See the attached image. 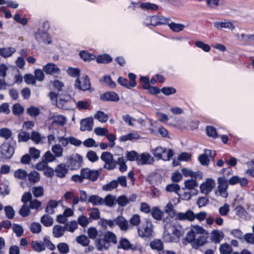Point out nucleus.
<instances>
[{"label":"nucleus","mask_w":254,"mask_h":254,"mask_svg":"<svg viewBox=\"0 0 254 254\" xmlns=\"http://www.w3.org/2000/svg\"><path fill=\"white\" fill-rule=\"evenodd\" d=\"M164 232L163 239L165 242H178L180 237L183 235L181 230L175 226L174 221L169 220L164 222Z\"/></svg>","instance_id":"1"},{"label":"nucleus","mask_w":254,"mask_h":254,"mask_svg":"<svg viewBox=\"0 0 254 254\" xmlns=\"http://www.w3.org/2000/svg\"><path fill=\"white\" fill-rule=\"evenodd\" d=\"M117 243L116 235L109 231L104 234L103 238H98L95 241V246L100 251H107L113 245H116Z\"/></svg>","instance_id":"2"},{"label":"nucleus","mask_w":254,"mask_h":254,"mask_svg":"<svg viewBox=\"0 0 254 254\" xmlns=\"http://www.w3.org/2000/svg\"><path fill=\"white\" fill-rule=\"evenodd\" d=\"M31 245L34 251L38 253L45 251L46 248L51 251L56 249V246L48 237L44 238L42 241H32Z\"/></svg>","instance_id":"3"},{"label":"nucleus","mask_w":254,"mask_h":254,"mask_svg":"<svg viewBox=\"0 0 254 254\" xmlns=\"http://www.w3.org/2000/svg\"><path fill=\"white\" fill-rule=\"evenodd\" d=\"M73 102V101L69 95L60 94L58 96L57 106L59 108L68 110L72 108Z\"/></svg>","instance_id":"4"},{"label":"nucleus","mask_w":254,"mask_h":254,"mask_svg":"<svg viewBox=\"0 0 254 254\" xmlns=\"http://www.w3.org/2000/svg\"><path fill=\"white\" fill-rule=\"evenodd\" d=\"M169 21V19L163 16L153 15L147 17L143 22V24L146 26L152 25L155 26L158 25L165 24Z\"/></svg>","instance_id":"5"},{"label":"nucleus","mask_w":254,"mask_h":254,"mask_svg":"<svg viewBox=\"0 0 254 254\" xmlns=\"http://www.w3.org/2000/svg\"><path fill=\"white\" fill-rule=\"evenodd\" d=\"M153 225L151 221H146L138 227V234L142 238H150L152 235Z\"/></svg>","instance_id":"6"},{"label":"nucleus","mask_w":254,"mask_h":254,"mask_svg":"<svg viewBox=\"0 0 254 254\" xmlns=\"http://www.w3.org/2000/svg\"><path fill=\"white\" fill-rule=\"evenodd\" d=\"M74 86L77 89L84 91L90 90L91 84L88 76L83 75L77 78L75 81Z\"/></svg>","instance_id":"7"},{"label":"nucleus","mask_w":254,"mask_h":254,"mask_svg":"<svg viewBox=\"0 0 254 254\" xmlns=\"http://www.w3.org/2000/svg\"><path fill=\"white\" fill-rule=\"evenodd\" d=\"M101 159L105 162L104 167L108 170L114 169L116 166V161L114 160L113 155L108 152L102 153Z\"/></svg>","instance_id":"8"},{"label":"nucleus","mask_w":254,"mask_h":254,"mask_svg":"<svg viewBox=\"0 0 254 254\" xmlns=\"http://www.w3.org/2000/svg\"><path fill=\"white\" fill-rule=\"evenodd\" d=\"M218 187L216 194L218 195L226 198L228 196L227 191L228 184L227 180L225 179V177H219L218 178Z\"/></svg>","instance_id":"9"},{"label":"nucleus","mask_w":254,"mask_h":254,"mask_svg":"<svg viewBox=\"0 0 254 254\" xmlns=\"http://www.w3.org/2000/svg\"><path fill=\"white\" fill-rule=\"evenodd\" d=\"M81 173L84 179L91 182L96 181L100 175V172L97 170H91L88 168L81 169Z\"/></svg>","instance_id":"10"},{"label":"nucleus","mask_w":254,"mask_h":254,"mask_svg":"<svg viewBox=\"0 0 254 254\" xmlns=\"http://www.w3.org/2000/svg\"><path fill=\"white\" fill-rule=\"evenodd\" d=\"M14 153V148L8 143H3L0 146V153L4 159H10Z\"/></svg>","instance_id":"11"},{"label":"nucleus","mask_w":254,"mask_h":254,"mask_svg":"<svg viewBox=\"0 0 254 254\" xmlns=\"http://www.w3.org/2000/svg\"><path fill=\"white\" fill-rule=\"evenodd\" d=\"M204 152V153L200 155L198 159L201 164L207 166L210 161L209 157L214 159L216 155V153L215 151L212 152L211 150L209 149H205Z\"/></svg>","instance_id":"12"},{"label":"nucleus","mask_w":254,"mask_h":254,"mask_svg":"<svg viewBox=\"0 0 254 254\" xmlns=\"http://www.w3.org/2000/svg\"><path fill=\"white\" fill-rule=\"evenodd\" d=\"M215 186V181L213 179L208 178L200 185V191L202 193L207 194L212 190Z\"/></svg>","instance_id":"13"},{"label":"nucleus","mask_w":254,"mask_h":254,"mask_svg":"<svg viewBox=\"0 0 254 254\" xmlns=\"http://www.w3.org/2000/svg\"><path fill=\"white\" fill-rule=\"evenodd\" d=\"M214 26L219 29L222 30L223 29L233 31L235 26L234 23L231 21L224 19L223 21H217L214 22Z\"/></svg>","instance_id":"14"},{"label":"nucleus","mask_w":254,"mask_h":254,"mask_svg":"<svg viewBox=\"0 0 254 254\" xmlns=\"http://www.w3.org/2000/svg\"><path fill=\"white\" fill-rule=\"evenodd\" d=\"M175 219L179 221H192L195 219L194 213L191 210L185 212H178L175 214Z\"/></svg>","instance_id":"15"},{"label":"nucleus","mask_w":254,"mask_h":254,"mask_svg":"<svg viewBox=\"0 0 254 254\" xmlns=\"http://www.w3.org/2000/svg\"><path fill=\"white\" fill-rule=\"evenodd\" d=\"M115 221V225H118L122 231L127 232L130 228L128 221L122 216L117 217Z\"/></svg>","instance_id":"16"},{"label":"nucleus","mask_w":254,"mask_h":254,"mask_svg":"<svg viewBox=\"0 0 254 254\" xmlns=\"http://www.w3.org/2000/svg\"><path fill=\"white\" fill-rule=\"evenodd\" d=\"M154 162V159L149 153H143L137 158V163L138 165L151 164Z\"/></svg>","instance_id":"17"},{"label":"nucleus","mask_w":254,"mask_h":254,"mask_svg":"<svg viewBox=\"0 0 254 254\" xmlns=\"http://www.w3.org/2000/svg\"><path fill=\"white\" fill-rule=\"evenodd\" d=\"M228 184L230 185H235L239 184L241 187H245L248 184V180L245 178H240L238 176H233L227 181Z\"/></svg>","instance_id":"18"},{"label":"nucleus","mask_w":254,"mask_h":254,"mask_svg":"<svg viewBox=\"0 0 254 254\" xmlns=\"http://www.w3.org/2000/svg\"><path fill=\"white\" fill-rule=\"evenodd\" d=\"M80 130L81 131H90L93 127V120L91 118L83 119L80 122Z\"/></svg>","instance_id":"19"},{"label":"nucleus","mask_w":254,"mask_h":254,"mask_svg":"<svg viewBox=\"0 0 254 254\" xmlns=\"http://www.w3.org/2000/svg\"><path fill=\"white\" fill-rule=\"evenodd\" d=\"M30 139L35 144H43L46 138L38 131L33 130L31 133Z\"/></svg>","instance_id":"20"},{"label":"nucleus","mask_w":254,"mask_h":254,"mask_svg":"<svg viewBox=\"0 0 254 254\" xmlns=\"http://www.w3.org/2000/svg\"><path fill=\"white\" fill-rule=\"evenodd\" d=\"M237 38L239 41L247 44L254 41V34L241 33L240 34H237Z\"/></svg>","instance_id":"21"},{"label":"nucleus","mask_w":254,"mask_h":254,"mask_svg":"<svg viewBox=\"0 0 254 254\" xmlns=\"http://www.w3.org/2000/svg\"><path fill=\"white\" fill-rule=\"evenodd\" d=\"M43 69L46 73L48 74L59 73L60 71V69L57 65L53 63H48L43 66Z\"/></svg>","instance_id":"22"},{"label":"nucleus","mask_w":254,"mask_h":254,"mask_svg":"<svg viewBox=\"0 0 254 254\" xmlns=\"http://www.w3.org/2000/svg\"><path fill=\"white\" fill-rule=\"evenodd\" d=\"M49 119L52 120L53 124H57L58 125H64L66 122L65 117L60 115H51Z\"/></svg>","instance_id":"23"},{"label":"nucleus","mask_w":254,"mask_h":254,"mask_svg":"<svg viewBox=\"0 0 254 254\" xmlns=\"http://www.w3.org/2000/svg\"><path fill=\"white\" fill-rule=\"evenodd\" d=\"M16 52V49L13 47H3L0 48V56L4 58L11 57Z\"/></svg>","instance_id":"24"},{"label":"nucleus","mask_w":254,"mask_h":254,"mask_svg":"<svg viewBox=\"0 0 254 254\" xmlns=\"http://www.w3.org/2000/svg\"><path fill=\"white\" fill-rule=\"evenodd\" d=\"M101 98L102 100L112 102H117L119 100L118 95L114 92H107L103 94Z\"/></svg>","instance_id":"25"},{"label":"nucleus","mask_w":254,"mask_h":254,"mask_svg":"<svg viewBox=\"0 0 254 254\" xmlns=\"http://www.w3.org/2000/svg\"><path fill=\"white\" fill-rule=\"evenodd\" d=\"M67 172L68 168L64 163L59 164L55 169L57 176L60 178H64Z\"/></svg>","instance_id":"26"},{"label":"nucleus","mask_w":254,"mask_h":254,"mask_svg":"<svg viewBox=\"0 0 254 254\" xmlns=\"http://www.w3.org/2000/svg\"><path fill=\"white\" fill-rule=\"evenodd\" d=\"M98 224L103 228L106 229L107 226L113 228L115 226V221L114 219H106L100 218Z\"/></svg>","instance_id":"27"},{"label":"nucleus","mask_w":254,"mask_h":254,"mask_svg":"<svg viewBox=\"0 0 254 254\" xmlns=\"http://www.w3.org/2000/svg\"><path fill=\"white\" fill-rule=\"evenodd\" d=\"M206 5L212 8H217L220 6H224L226 3V0H205Z\"/></svg>","instance_id":"28"},{"label":"nucleus","mask_w":254,"mask_h":254,"mask_svg":"<svg viewBox=\"0 0 254 254\" xmlns=\"http://www.w3.org/2000/svg\"><path fill=\"white\" fill-rule=\"evenodd\" d=\"M140 138L139 135L136 132H130L122 136L120 140L121 141H126L127 140L133 141L139 139Z\"/></svg>","instance_id":"29"},{"label":"nucleus","mask_w":254,"mask_h":254,"mask_svg":"<svg viewBox=\"0 0 254 254\" xmlns=\"http://www.w3.org/2000/svg\"><path fill=\"white\" fill-rule=\"evenodd\" d=\"M211 239L215 243H219L224 238V234L219 230L213 231L211 233Z\"/></svg>","instance_id":"30"},{"label":"nucleus","mask_w":254,"mask_h":254,"mask_svg":"<svg viewBox=\"0 0 254 254\" xmlns=\"http://www.w3.org/2000/svg\"><path fill=\"white\" fill-rule=\"evenodd\" d=\"M51 150L56 157H61L63 155L64 149L60 144H56L53 145Z\"/></svg>","instance_id":"31"},{"label":"nucleus","mask_w":254,"mask_h":254,"mask_svg":"<svg viewBox=\"0 0 254 254\" xmlns=\"http://www.w3.org/2000/svg\"><path fill=\"white\" fill-rule=\"evenodd\" d=\"M65 231L64 226L55 225L53 229V234L55 237L60 238L63 236Z\"/></svg>","instance_id":"32"},{"label":"nucleus","mask_w":254,"mask_h":254,"mask_svg":"<svg viewBox=\"0 0 254 254\" xmlns=\"http://www.w3.org/2000/svg\"><path fill=\"white\" fill-rule=\"evenodd\" d=\"M131 245L129 241L127 239L123 238L120 239L118 246V249L128 250L131 249Z\"/></svg>","instance_id":"33"},{"label":"nucleus","mask_w":254,"mask_h":254,"mask_svg":"<svg viewBox=\"0 0 254 254\" xmlns=\"http://www.w3.org/2000/svg\"><path fill=\"white\" fill-rule=\"evenodd\" d=\"M94 118L97 120L100 123H104L108 121L109 119V116L104 112L98 111L94 115Z\"/></svg>","instance_id":"34"},{"label":"nucleus","mask_w":254,"mask_h":254,"mask_svg":"<svg viewBox=\"0 0 254 254\" xmlns=\"http://www.w3.org/2000/svg\"><path fill=\"white\" fill-rule=\"evenodd\" d=\"M221 254H231L233 252L231 246L227 243L222 244L219 247Z\"/></svg>","instance_id":"35"},{"label":"nucleus","mask_w":254,"mask_h":254,"mask_svg":"<svg viewBox=\"0 0 254 254\" xmlns=\"http://www.w3.org/2000/svg\"><path fill=\"white\" fill-rule=\"evenodd\" d=\"M76 242L82 246H87L90 243L89 238L84 235H81L76 237Z\"/></svg>","instance_id":"36"},{"label":"nucleus","mask_w":254,"mask_h":254,"mask_svg":"<svg viewBox=\"0 0 254 254\" xmlns=\"http://www.w3.org/2000/svg\"><path fill=\"white\" fill-rule=\"evenodd\" d=\"M112 58L108 54H103L98 56L96 58L98 63L107 64L111 62Z\"/></svg>","instance_id":"37"},{"label":"nucleus","mask_w":254,"mask_h":254,"mask_svg":"<svg viewBox=\"0 0 254 254\" xmlns=\"http://www.w3.org/2000/svg\"><path fill=\"white\" fill-rule=\"evenodd\" d=\"M58 202L56 200H50L46 208V212L49 214H52L54 213V209L57 207L58 205Z\"/></svg>","instance_id":"38"},{"label":"nucleus","mask_w":254,"mask_h":254,"mask_svg":"<svg viewBox=\"0 0 254 254\" xmlns=\"http://www.w3.org/2000/svg\"><path fill=\"white\" fill-rule=\"evenodd\" d=\"M169 27L174 32H179L184 30L185 26L180 23L171 22L168 24Z\"/></svg>","instance_id":"39"},{"label":"nucleus","mask_w":254,"mask_h":254,"mask_svg":"<svg viewBox=\"0 0 254 254\" xmlns=\"http://www.w3.org/2000/svg\"><path fill=\"white\" fill-rule=\"evenodd\" d=\"M89 202L95 205L103 204V198L96 195H93L89 197L88 199Z\"/></svg>","instance_id":"40"},{"label":"nucleus","mask_w":254,"mask_h":254,"mask_svg":"<svg viewBox=\"0 0 254 254\" xmlns=\"http://www.w3.org/2000/svg\"><path fill=\"white\" fill-rule=\"evenodd\" d=\"M126 160L124 157H119L116 161V165L118 164L119 167V170L121 172H124L127 170V166L126 164Z\"/></svg>","instance_id":"41"},{"label":"nucleus","mask_w":254,"mask_h":254,"mask_svg":"<svg viewBox=\"0 0 254 254\" xmlns=\"http://www.w3.org/2000/svg\"><path fill=\"white\" fill-rule=\"evenodd\" d=\"M28 180L30 182L35 183L40 180V176L39 173L34 171L28 174Z\"/></svg>","instance_id":"42"},{"label":"nucleus","mask_w":254,"mask_h":254,"mask_svg":"<svg viewBox=\"0 0 254 254\" xmlns=\"http://www.w3.org/2000/svg\"><path fill=\"white\" fill-rule=\"evenodd\" d=\"M116 200L115 196L108 194L104 198H103V204L106 206L112 207L115 204V201Z\"/></svg>","instance_id":"43"},{"label":"nucleus","mask_w":254,"mask_h":254,"mask_svg":"<svg viewBox=\"0 0 254 254\" xmlns=\"http://www.w3.org/2000/svg\"><path fill=\"white\" fill-rule=\"evenodd\" d=\"M184 185L185 188L189 190H193L198 186L196 180L193 179L186 180L184 183Z\"/></svg>","instance_id":"44"},{"label":"nucleus","mask_w":254,"mask_h":254,"mask_svg":"<svg viewBox=\"0 0 254 254\" xmlns=\"http://www.w3.org/2000/svg\"><path fill=\"white\" fill-rule=\"evenodd\" d=\"M118 187V182L113 180L110 183L102 186V190L104 191H111Z\"/></svg>","instance_id":"45"},{"label":"nucleus","mask_w":254,"mask_h":254,"mask_svg":"<svg viewBox=\"0 0 254 254\" xmlns=\"http://www.w3.org/2000/svg\"><path fill=\"white\" fill-rule=\"evenodd\" d=\"M150 247L152 249L156 250L158 251L163 250L164 246L162 242L159 240L153 241L150 243Z\"/></svg>","instance_id":"46"},{"label":"nucleus","mask_w":254,"mask_h":254,"mask_svg":"<svg viewBox=\"0 0 254 254\" xmlns=\"http://www.w3.org/2000/svg\"><path fill=\"white\" fill-rule=\"evenodd\" d=\"M32 191L35 197H39L44 195V190L42 186L34 187L32 188Z\"/></svg>","instance_id":"47"},{"label":"nucleus","mask_w":254,"mask_h":254,"mask_svg":"<svg viewBox=\"0 0 254 254\" xmlns=\"http://www.w3.org/2000/svg\"><path fill=\"white\" fill-rule=\"evenodd\" d=\"M80 58L84 61H90L96 58L95 55L88 53V52L82 51L79 53Z\"/></svg>","instance_id":"48"},{"label":"nucleus","mask_w":254,"mask_h":254,"mask_svg":"<svg viewBox=\"0 0 254 254\" xmlns=\"http://www.w3.org/2000/svg\"><path fill=\"white\" fill-rule=\"evenodd\" d=\"M12 136L11 130L8 128L4 127L0 129V136L5 139H9Z\"/></svg>","instance_id":"49"},{"label":"nucleus","mask_w":254,"mask_h":254,"mask_svg":"<svg viewBox=\"0 0 254 254\" xmlns=\"http://www.w3.org/2000/svg\"><path fill=\"white\" fill-rule=\"evenodd\" d=\"M30 134L26 131H22L18 134V142H27L30 139Z\"/></svg>","instance_id":"50"},{"label":"nucleus","mask_w":254,"mask_h":254,"mask_svg":"<svg viewBox=\"0 0 254 254\" xmlns=\"http://www.w3.org/2000/svg\"><path fill=\"white\" fill-rule=\"evenodd\" d=\"M41 223L47 227L52 225L53 220L52 218L48 215H44L41 218Z\"/></svg>","instance_id":"51"},{"label":"nucleus","mask_w":254,"mask_h":254,"mask_svg":"<svg viewBox=\"0 0 254 254\" xmlns=\"http://www.w3.org/2000/svg\"><path fill=\"white\" fill-rule=\"evenodd\" d=\"M14 176L16 179L24 180L27 177L28 174L24 170L20 169L15 171Z\"/></svg>","instance_id":"52"},{"label":"nucleus","mask_w":254,"mask_h":254,"mask_svg":"<svg viewBox=\"0 0 254 254\" xmlns=\"http://www.w3.org/2000/svg\"><path fill=\"white\" fill-rule=\"evenodd\" d=\"M27 113L31 117H35L39 115L40 110L38 107L32 106L27 109Z\"/></svg>","instance_id":"53"},{"label":"nucleus","mask_w":254,"mask_h":254,"mask_svg":"<svg viewBox=\"0 0 254 254\" xmlns=\"http://www.w3.org/2000/svg\"><path fill=\"white\" fill-rule=\"evenodd\" d=\"M56 157L54 154H52L50 151H47L43 156V160L47 164L49 162H52L55 160Z\"/></svg>","instance_id":"54"},{"label":"nucleus","mask_w":254,"mask_h":254,"mask_svg":"<svg viewBox=\"0 0 254 254\" xmlns=\"http://www.w3.org/2000/svg\"><path fill=\"white\" fill-rule=\"evenodd\" d=\"M57 248L62 254H66L69 251L68 245L65 243H61L57 245Z\"/></svg>","instance_id":"55"},{"label":"nucleus","mask_w":254,"mask_h":254,"mask_svg":"<svg viewBox=\"0 0 254 254\" xmlns=\"http://www.w3.org/2000/svg\"><path fill=\"white\" fill-rule=\"evenodd\" d=\"M87 233L89 238L93 240L95 239L98 234L97 229L93 227L88 228L87 231Z\"/></svg>","instance_id":"56"},{"label":"nucleus","mask_w":254,"mask_h":254,"mask_svg":"<svg viewBox=\"0 0 254 254\" xmlns=\"http://www.w3.org/2000/svg\"><path fill=\"white\" fill-rule=\"evenodd\" d=\"M78 223L83 227H86L90 222V218H88L84 215H80L77 219Z\"/></svg>","instance_id":"57"},{"label":"nucleus","mask_w":254,"mask_h":254,"mask_svg":"<svg viewBox=\"0 0 254 254\" xmlns=\"http://www.w3.org/2000/svg\"><path fill=\"white\" fill-rule=\"evenodd\" d=\"M152 217L156 220H160L162 216V212L158 208L154 207L150 211Z\"/></svg>","instance_id":"58"},{"label":"nucleus","mask_w":254,"mask_h":254,"mask_svg":"<svg viewBox=\"0 0 254 254\" xmlns=\"http://www.w3.org/2000/svg\"><path fill=\"white\" fill-rule=\"evenodd\" d=\"M140 7L142 9L156 10L158 9V6L154 3L148 2H142L140 4Z\"/></svg>","instance_id":"59"},{"label":"nucleus","mask_w":254,"mask_h":254,"mask_svg":"<svg viewBox=\"0 0 254 254\" xmlns=\"http://www.w3.org/2000/svg\"><path fill=\"white\" fill-rule=\"evenodd\" d=\"M165 151V148H163L162 147L159 146L157 147L154 149H152L151 152L155 157H157L159 159H160L162 157V153H164Z\"/></svg>","instance_id":"60"},{"label":"nucleus","mask_w":254,"mask_h":254,"mask_svg":"<svg viewBox=\"0 0 254 254\" xmlns=\"http://www.w3.org/2000/svg\"><path fill=\"white\" fill-rule=\"evenodd\" d=\"M86 157L91 162H96L99 159L96 153L92 150H90L87 152Z\"/></svg>","instance_id":"61"},{"label":"nucleus","mask_w":254,"mask_h":254,"mask_svg":"<svg viewBox=\"0 0 254 254\" xmlns=\"http://www.w3.org/2000/svg\"><path fill=\"white\" fill-rule=\"evenodd\" d=\"M24 112V108L19 104H16L13 106L12 113L15 115H20Z\"/></svg>","instance_id":"62"},{"label":"nucleus","mask_w":254,"mask_h":254,"mask_svg":"<svg viewBox=\"0 0 254 254\" xmlns=\"http://www.w3.org/2000/svg\"><path fill=\"white\" fill-rule=\"evenodd\" d=\"M65 230L73 232L77 228V223L76 221H71L64 226Z\"/></svg>","instance_id":"63"},{"label":"nucleus","mask_w":254,"mask_h":254,"mask_svg":"<svg viewBox=\"0 0 254 254\" xmlns=\"http://www.w3.org/2000/svg\"><path fill=\"white\" fill-rule=\"evenodd\" d=\"M247 165L248 169L247 170L246 173L252 177H254V162H249L247 163Z\"/></svg>","instance_id":"64"}]
</instances>
